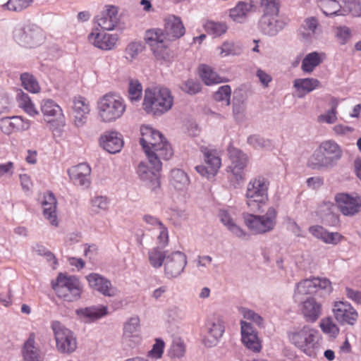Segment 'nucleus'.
<instances>
[{"label":"nucleus","instance_id":"obj_24","mask_svg":"<svg viewBox=\"0 0 361 361\" xmlns=\"http://www.w3.org/2000/svg\"><path fill=\"white\" fill-rule=\"evenodd\" d=\"M68 173L73 183L83 188H88L90 185V166L82 163L73 166L68 170Z\"/></svg>","mask_w":361,"mask_h":361},{"label":"nucleus","instance_id":"obj_57","mask_svg":"<svg viewBox=\"0 0 361 361\" xmlns=\"http://www.w3.org/2000/svg\"><path fill=\"white\" fill-rule=\"evenodd\" d=\"M231 94V88L229 85H226L221 86L214 93V98L217 102H225L226 105L230 104V99Z\"/></svg>","mask_w":361,"mask_h":361},{"label":"nucleus","instance_id":"obj_23","mask_svg":"<svg viewBox=\"0 0 361 361\" xmlns=\"http://www.w3.org/2000/svg\"><path fill=\"white\" fill-rule=\"evenodd\" d=\"M319 21L316 18H305L298 31L300 40L305 43L312 42L319 32Z\"/></svg>","mask_w":361,"mask_h":361},{"label":"nucleus","instance_id":"obj_43","mask_svg":"<svg viewBox=\"0 0 361 361\" xmlns=\"http://www.w3.org/2000/svg\"><path fill=\"white\" fill-rule=\"evenodd\" d=\"M317 5L326 16H344L341 6L336 0H317Z\"/></svg>","mask_w":361,"mask_h":361},{"label":"nucleus","instance_id":"obj_9","mask_svg":"<svg viewBox=\"0 0 361 361\" xmlns=\"http://www.w3.org/2000/svg\"><path fill=\"white\" fill-rule=\"evenodd\" d=\"M13 37L20 45L29 49L39 47L45 39L42 30L36 25L30 24L16 27Z\"/></svg>","mask_w":361,"mask_h":361},{"label":"nucleus","instance_id":"obj_59","mask_svg":"<svg viewBox=\"0 0 361 361\" xmlns=\"http://www.w3.org/2000/svg\"><path fill=\"white\" fill-rule=\"evenodd\" d=\"M246 106L244 102H233V116L238 122L244 121L245 118Z\"/></svg>","mask_w":361,"mask_h":361},{"label":"nucleus","instance_id":"obj_4","mask_svg":"<svg viewBox=\"0 0 361 361\" xmlns=\"http://www.w3.org/2000/svg\"><path fill=\"white\" fill-rule=\"evenodd\" d=\"M124 99L114 93H106L97 103L98 120L103 123H111L120 119L126 111Z\"/></svg>","mask_w":361,"mask_h":361},{"label":"nucleus","instance_id":"obj_38","mask_svg":"<svg viewBox=\"0 0 361 361\" xmlns=\"http://www.w3.org/2000/svg\"><path fill=\"white\" fill-rule=\"evenodd\" d=\"M293 87L299 93H301L299 97H302L305 94L321 87V82L314 78H298L294 80Z\"/></svg>","mask_w":361,"mask_h":361},{"label":"nucleus","instance_id":"obj_16","mask_svg":"<svg viewBox=\"0 0 361 361\" xmlns=\"http://www.w3.org/2000/svg\"><path fill=\"white\" fill-rule=\"evenodd\" d=\"M207 335L203 339L205 346L211 348L216 345L222 337L225 327L222 319L219 316H213L206 324Z\"/></svg>","mask_w":361,"mask_h":361},{"label":"nucleus","instance_id":"obj_34","mask_svg":"<svg viewBox=\"0 0 361 361\" xmlns=\"http://www.w3.org/2000/svg\"><path fill=\"white\" fill-rule=\"evenodd\" d=\"M42 206L43 208V215L45 219H47L51 225L56 226L58 225L56 200L53 193L48 192L44 195Z\"/></svg>","mask_w":361,"mask_h":361},{"label":"nucleus","instance_id":"obj_21","mask_svg":"<svg viewBox=\"0 0 361 361\" xmlns=\"http://www.w3.org/2000/svg\"><path fill=\"white\" fill-rule=\"evenodd\" d=\"M30 126V121L21 116L4 117L0 119V129L8 135L14 132L27 130Z\"/></svg>","mask_w":361,"mask_h":361},{"label":"nucleus","instance_id":"obj_54","mask_svg":"<svg viewBox=\"0 0 361 361\" xmlns=\"http://www.w3.org/2000/svg\"><path fill=\"white\" fill-rule=\"evenodd\" d=\"M34 0H8L3 5L4 8L15 12H20L30 7Z\"/></svg>","mask_w":361,"mask_h":361},{"label":"nucleus","instance_id":"obj_55","mask_svg":"<svg viewBox=\"0 0 361 361\" xmlns=\"http://www.w3.org/2000/svg\"><path fill=\"white\" fill-rule=\"evenodd\" d=\"M185 353V347L183 342L180 340H175L170 346L168 355L172 359H180L184 356Z\"/></svg>","mask_w":361,"mask_h":361},{"label":"nucleus","instance_id":"obj_20","mask_svg":"<svg viewBox=\"0 0 361 361\" xmlns=\"http://www.w3.org/2000/svg\"><path fill=\"white\" fill-rule=\"evenodd\" d=\"M118 38L116 35L100 32L94 29L88 35V41L91 44L102 50H111L116 47Z\"/></svg>","mask_w":361,"mask_h":361},{"label":"nucleus","instance_id":"obj_48","mask_svg":"<svg viewBox=\"0 0 361 361\" xmlns=\"http://www.w3.org/2000/svg\"><path fill=\"white\" fill-rule=\"evenodd\" d=\"M142 95V86L137 80L130 79L128 82V98L130 102H139Z\"/></svg>","mask_w":361,"mask_h":361},{"label":"nucleus","instance_id":"obj_7","mask_svg":"<svg viewBox=\"0 0 361 361\" xmlns=\"http://www.w3.org/2000/svg\"><path fill=\"white\" fill-rule=\"evenodd\" d=\"M264 15L259 21V28L265 35L274 36L282 30L285 23L278 17L279 3L277 0H260Z\"/></svg>","mask_w":361,"mask_h":361},{"label":"nucleus","instance_id":"obj_8","mask_svg":"<svg viewBox=\"0 0 361 361\" xmlns=\"http://www.w3.org/2000/svg\"><path fill=\"white\" fill-rule=\"evenodd\" d=\"M243 216L245 226L252 233L264 234L274 229L277 222V210L274 207H269L264 214L244 213Z\"/></svg>","mask_w":361,"mask_h":361},{"label":"nucleus","instance_id":"obj_33","mask_svg":"<svg viewBox=\"0 0 361 361\" xmlns=\"http://www.w3.org/2000/svg\"><path fill=\"white\" fill-rule=\"evenodd\" d=\"M22 354L24 361H43V354L35 344V336L31 334L24 343Z\"/></svg>","mask_w":361,"mask_h":361},{"label":"nucleus","instance_id":"obj_26","mask_svg":"<svg viewBox=\"0 0 361 361\" xmlns=\"http://www.w3.org/2000/svg\"><path fill=\"white\" fill-rule=\"evenodd\" d=\"M41 111L47 121L51 123L55 118L60 126L66 124L65 117L62 109L52 99H44L41 102Z\"/></svg>","mask_w":361,"mask_h":361},{"label":"nucleus","instance_id":"obj_63","mask_svg":"<svg viewBox=\"0 0 361 361\" xmlns=\"http://www.w3.org/2000/svg\"><path fill=\"white\" fill-rule=\"evenodd\" d=\"M164 342L159 338L156 339L151 350L149 351V356L155 359L161 358L164 352Z\"/></svg>","mask_w":361,"mask_h":361},{"label":"nucleus","instance_id":"obj_17","mask_svg":"<svg viewBox=\"0 0 361 361\" xmlns=\"http://www.w3.org/2000/svg\"><path fill=\"white\" fill-rule=\"evenodd\" d=\"M335 199L339 210L345 216H353L361 211V198L358 196L340 193Z\"/></svg>","mask_w":361,"mask_h":361},{"label":"nucleus","instance_id":"obj_25","mask_svg":"<svg viewBox=\"0 0 361 361\" xmlns=\"http://www.w3.org/2000/svg\"><path fill=\"white\" fill-rule=\"evenodd\" d=\"M257 0L239 1L229 10V17L235 23H245L249 14L256 8Z\"/></svg>","mask_w":361,"mask_h":361},{"label":"nucleus","instance_id":"obj_53","mask_svg":"<svg viewBox=\"0 0 361 361\" xmlns=\"http://www.w3.org/2000/svg\"><path fill=\"white\" fill-rule=\"evenodd\" d=\"M204 28L209 35L214 37L224 35L228 29L226 23L214 21L207 22L204 25Z\"/></svg>","mask_w":361,"mask_h":361},{"label":"nucleus","instance_id":"obj_13","mask_svg":"<svg viewBox=\"0 0 361 361\" xmlns=\"http://www.w3.org/2000/svg\"><path fill=\"white\" fill-rule=\"evenodd\" d=\"M319 291L324 295H330L333 291L331 283L326 278L312 277L302 280L296 284L294 297L297 294L307 295Z\"/></svg>","mask_w":361,"mask_h":361},{"label":"nucleus","instance_id":"obj_40","mask_svg":"<svg viewBox=\"0 0 361 361\" xmlns=\"http://www.w3.org/2000/svg\"><path fill=\"white\" fill-rule=\"evenodd\" d=\"M339 103L340 101L338 98L331 97L329 103L330 109L317 117V122L327 124L335 123L338 119L337 108Z\"/></svg>","mask_w":361,"mask_h":361},{"label":"nucleus","instance_id":"obj_6","mask_svg":"<svg viewBox=\"0 0 361 361\" xmlns=\"http://www.w3.org/2000/svg\"><path fill=\"white\" fill-rule=\"evenodd\" d=\"M51 287L57 297L66 302L79 300L82 292V286L77 277L63 273L51 282Z\"/></svg>","mask_w":361,"mask_h":361},{"label":"nucleus","instance_id":"obj_46","mask_svg":"<svg viewBox=\"0 0 361 361\" xmlns=\"http://www.w3.org/2000/svg\"><path fill=\"white\" fill-rule=\"evenodd\" d=\"M17 101L19 107L30 116L34 117L39 114L38 110L27 94L23 92H19L17 95Z\"/></svg>","mask_w":361,"mask_h":361},{"label":"nucleus","instance_id":"obj_44","mask_svg":"<svg viewBox=\"0 0 361 361\" xmlns=\"http://www.w3.org/2000/svg\"><path fill=\"white\" fill-rule=\"evenodd\" d=\"M204 154V161L207 166L210 169V173H216L219 169L221 162V159L214 150L208 149L206 147H202L200 149Z\"/></svg>","mask_w":361,"mask_h":361},{"label":"nucleus","instance_id":"obj_47","mask_svg":"<svg viewBox=\"0 0 361 361\" xmlns=\"http://www.w3.org/2000/svg\"><path fill=\"white\" fill-rule=\"evenodd\" d=\"M217 49L219 51V54L221 58L231 55H239L242 51V47L240 44L231 40L225 41Z\"/></svg>","mask_w":361,"mask_h":361},{"label":"nucleus","instance_id":"obj_2","mask_svg":"<svg viewBox=\"0 0 361 361\" xmlns=\"http://www.w3.org/2000/svg\"><path fill=\"white\" fill-rule=\"evenodd\" d=\"M342 157V147L336 141L324 140L308 158L307 166L317 171L330 170L337 165Z\"/></svg>","mask_w":361,"mask_h":361},{"label":"nucleus","instance_id":"obj_3","mask_svg":"<svg viewBox=\"0 0 361 361\" xmlns=\"http://www.w3.org/2000/svg\"><path fill=\"white\" fill-rule=\"evenodd\" d=\"M173 105V97L168 88L157 87L145 89L142 109L147 114L160 116L171 109Z\"/></svg>","mask_w":361,"mask_h":361},{"label":"nucleus","instance_id":"obj_61","mask_svg":"<svg viewBox=\"0 0 361 361\" xmlns=\"http://www.w3.org/2000/svg\"><path fill=\"white\" fill-rule=\"evenodd\" d=\"M336 36L341 44H345L351 38V30L346 26L337 27Z\"/></svg>","mask_w":361,"mask_h":361},{"label":"nucleus","instance_id":"obj_19","mask_svg":"<svg viewBox=\"0 0 361 361\" xmlns=\"http://www.w3.org/2000/svg\"><path fill=\"white\" fill-rule=\"evenodd\" d=\"M86 279L91 288L104 296L114 297L118 293L117 288L112 286L109 279L99 274L91 273L86 276Z\"/></svg>","mask_w":361,"mask_h":361},{"label":"nucleus","instance_id":"obj_50","mask_svg":"<svg viewBox=\"0 0 361 361\" xmlns=\"http://www.w3.org/2000/svg\"><path fill=\"white\" fill-rule=\"evenodd\" d=\"M20 80L23 87L31 93H38L40 91V86L37 79L28 73H24L20 75Z\"/></svg>","mask_w":361,"mask_h":361},{"label":"nucleus","instance_id":"obj_62","mask_svg":"<svg viewBox=\"0 0 361 361\" xmlns=\"http://www.w3.org/2000/svg\"><path fill=\"white\" fill-rule=\"evenodd\" d=\"M243 168L230 165L228 167V172L231 173V180H234L239 183L245 179V172Z\"/></svg>","mask_w":361,"mask_h":361},{"label":"nucleus","instance_id":"obj_51","mask_svg":"<svg viewBox=\"0 0 361 361\" xmlns=\"http://www.w3.org/2000/svg\"><path fill=\"white\" fill-rule=\"evenodd\" d=\"M110 201L105 196H95L91 200V210L93 213L99 214L106 212L109 207Z\"/></svg>","mask_w":361,"mask_h":361},{"label":"nucleus","instance_id":"obj_5","mask_svg":"<svg viewBox=\"0 0 361 361\" xmlns=\"http://www.w3.org/2000/svg\"><path fill=\"white\" fill-rule=\"evenodd\" d=\"M269 180L263 176L255 177L248 182L245 197L250 210L259 211L268 200Z\"/></svg>","mask_w":361,"mask_h":361},{"label":"nucleus","instance_id":"obj_18","mask_svg":"<svg viewBox=\"0 0 361 361\" xmlns=\"http://www.w3.org/2000/svg\"><path fill=\"white\" fill-rule=\"evenodd\" d=\"M240 333L242 342L247 348L255 353H259L261 350L262 344L258 332L250 323L241 321Z\"/></svg>","mask_w":361,"mask_h":361},{"label":"nucleus","instance_id":"obj_27","mask_svg":"<svg viewBox=\"0 0 361 361\" xmlns=\"http://www.w3.org/2000/svg\"><path fill=\"white\" fill-rule=\"evenodd\" d=\"M218 216L222 224L234 236L240 239H247L249 237L248 233L236 224L233 214L229 210L225 209H220Z\"/></svg>","mask_w":361,"mask_h":361},{"label":"nucleus","instance_id":"obj_41","mask_svg":"<svg viewBox=\"0 0 361 361\" xmlns=\"http://www.w3.org/2000/svg\"><path fill=\"white\" fill-rule=\"evenodd\" d=\"M170 183L175 189L183 190L189 185L190 179L183 170L175 169L171 171Z\"/></svg>","mask_w":361,"mask_h":361},{"label":"nucleus","instance_id":"obj_22","mask_svg":"<svg viewBox=\"0 0 361 361\" xmlns=\"http://www.w3.org/2000/svg\"><path fill=\"white\" fill-rule=\"evenodd\" d=\"M90 112V102L86 98L80 96L74 98L73 114L74 125L76 127L80 128L85 126Z\"/></svg>","mask_w":361,"mask_h":361},{"label":"nucleus","instance_id":"obj_42","mask_svg":"<svg viewBox=\"0 0 361 361\" xmlns=\"http://www.w3.org/2000/svg\"><path fill=\"white\" fill-rule=\"evenodd\" d=\"M169 252L164 250L159 246L150 249L148 252V259L150 265L155 269L164 266L165 260Z\"/></svg>","mask_w":361,"mask_h":361},{"label":"nucleus","instance_id":"obj_28","mask_svg":"<svg viewBox=\"0 0 361 361\" xmlns=\"http://www.w3.org/2000/svg\"><path fill=\"white\" fill-rule=\"evenodd\" d=\"M185 31V27L179 17L171 15L164 19V32L169 42L181 37Z\"/></svg>","mask_w":361,"mask_h":361},{"label":"nucleus","instance_id":"obj_30","mask_svg":"<svg viewBox=\"0 0 361 361\" xmlns=\"http://www.w3.org/2000/svg\"><path fill=\"white\" fill-rule=\"evenodd\" d=\"M100 146L111 154L119 152L123 145L121 135L116 131L106 132L99 138Z\"/></svg>","mask_w":361,"mask_h":361},{"label":"nucleus","instance_id":"obj_35","mask_svg":"<svg viewBox=\"0 0 361 361\" xmlns=\"http://www.w3.org/2000/svg\"><path fill=\"white\" fill-rule=\"evenodd\" d=\"M140 318L138 317H130L123 326V339L126 342L136 344L140 341Z\"/></svg>","mask_w":361,"mask_h":361},{"label":"nucleus","instance_id":"obj_52","mask_svg":"<svg viewBox=\"0 0 361 361\" xmlns=\"http://www.w3.org/2000/svg\"><path fill=\"white\" fill-rule=\"evenodd\" d=\"M319 326L322 331L331 338H336L339 334L340 329L331 317L323 319Z\"/></svg>","mask_w":361,"mask_h":361},{"label":"nucleus","instance_id":"obj_29","mask_svg":"<svg viewBox=\"0 0 361 361\" xmlns=\"http://www.w3.org/2000/svg\"><path fill=\"white\" fill-rule=\"evenodd\" d=\"M300 309L307 322H314L322 314V304L314 297H308L304 300Z\"/></svg>","mask_w":361,"mask_h":361},{"label":"nucleus","instance_id":"obj_36","mask_svg":"<svg viewBox=\"0 0 361 361\" xmlns=\"http://www.w3.org/2000/svg\"><path fill=\"white\" fill-rule=\"evenodd\" d=\"M309 231L313 236L326 244L336 245L343 238L340 233L337 232H329L321 226H310Z\"/></svg>","mask_w":361,"mask_h":361},{"label":"nucleus","instance_id":"obj_37","mask_svg":"<svg viewBox=\"0 0 361 361\" xmlns=\"http://www.w3.org/2000/svg\"><path fill=\"white\" fill-rule=\"evenodd\" d=\"M326 59L323 52L312 51L307 54L302 61L301 69L304 73H311Z\"/></svg>","mask_w":361,"mask_h":361},{"label":"nucleus","instance_id":"obj_11","mask_svg":"<svg viewBox=\"0 0 361 361\" xmlns=\"http://www.w3.org/2000/svg\"><path fill=\"white\" fill-rule=\"evenodd\" d=\"M319 331L309 326L294 329L288 333L290 342L305 353L313 348L317 343Z\"/></svg>","mask_w":361,"mask_h":361},{"label":"nucleus","instance_id":"obj_12","mask_svg":"<svg viewBox=\"0 0 361 361\" xmlns=\"http://www.w3.org/2000/svg\"><path fill=\"white\" fill-rule=\"evenodd\" d=\"M145 41L150 47L157 59H166L169 56V42L164 31L159 28L147 30Z\"/></svg>","mask_w":361,"mask_h":361},{"label":"nucleus","instance_id":"obj_45","mask_svg":"<svg viewBox=\"0 0 361 361\" xmlns=\"http://www.w3.org/2000/svg\"><path fill=\"white\" fill-rule=\"evenodd\" d=\"M199 75L207 85H212L223 82L222 78L219 76L212 67L207 65H201L199 68Z\"/></svg>","mask_w":361,"mask_h":361},{"label":"nucleus","instance_id":"obj_15","mask_svg":"<svg viewBox=\"0 0 361 361\" xmlns=\"http://www.w3.org/2000/svg\"><path fill=\"white\" fill-rule=\"evenodd\" d=\"M188 264L187 256L183 252L176 250L168 253L165 260L164 272L169 279L180 276Z\"/></svg>","mask_w":361,"mask_h":361},{"label":"nucleus","instance_id":"obj_14","mask_svg":"<svg viewBox=\"0 0 361 361\" xmlns=\"http://www.w3.org/2000/svg\"><path fill=\"white\" fill-rule=\"evenodd\" d=\"M332 313L335 320L341 325L354 326L358 319V312L348 302L344 300L334 301Z\"/></svg>","mask_w":361,"mask_h":361},{"label":"nucleus","instance_id":"obj_32","mask_svg":"<svg viewBox=\"0 0 361 361\" xmlns=\"http://www.w3.org/2000/svg\"><path fill=\"white\" fill-rule=\"evenodd\" d=\"M154 171L149 170L147 165L141 162L137 167V174L140 178L146 183L149 188L152 191H155L160 187V181L159 178L158 172L153 167Z\"/></svg>","mask_w":361,"mask_h":361},{"label":"nucleus","instance_id":"obj_39","mask_svg":"<svg viewBox=\"0 0 361 361\" xmlns=\"http://www.w3.org/2000/svg\"><path fill=\"white\" fill-rule=\"evenodd\" d=\"M76 313L80 317L86 319V322H92L107 314V307L104 305L92 306L78 310Z\"/></svg>","mask_w":361,"mask_h":361},{"label":"nucleus","instance_id":"obj_60","mask_svg":"<svg viewBox=\"0 0 361 361\" xmlns=\"http://www.w3.org/2000/svg\"><path fill=\"white\" fill-rule=\"evenodd\" d=\"M180 88L190 94H194L200 91L201 86L198 81L189 79L182 84Z\"/></svg>","mask_w":361,"mask_h":361},{"label":"nucleus","instance_id":"obj_64","mask_svg":"<svg viewBox=\"0 0 361 361\" xmlns=\"http://www.w3.org/2000/svg\"><path fill=\"white\" fill-rule=\"evenodd\" d=\"M144 49L141 42H133L130 43L126 48V53L131 59L135 58Z\"/></svg>","mask_w":361,"mask_h":361},{"label":"nucleus","instance_id":"obj_1","mask_svg":"<svg viewBox=\"0 0 361 361\" xmlns=\"http://www.w3.org/2000/svg\"><path fill=\"white\" fill-rule=\"evenodd\" d=\"M142 145L149 163L156 171H160L162 164L161 159H169L173 155V150L163 135L157 130L147 125L140 127Z\"/></svg>","mask_w":361,"mask_h":361},{"label":"nucleus","instance_id":"obj_31","mask_svg":"<svg viewBox=\"0 0 361 361\" xmlns=\"http://www.w3.org/2000/svg\"><path fill=\"white\" fill-rule=\"evenodd\" d=\"M118 8L114 6H106L97 18L98 25L106 30L114 29L118 22Z\"/></svg>","mask_w":361,"mask_h":361},{"label":"nucleus","instance_id":"obj_58","mask_svg":"<svg viewBox=\"0 0 361 361\" xmlns=\"http://www.w3.org/2000/svg\"><path fill=\"white\" fill-rule=\"evenodd\" d=\"M239 312L243 315L244 319L252 322L258 326L263 325V318L253 310L246 307H240L239 308Z\"/></svg>","mask_w":361,"mask_h":361},{"label":"nucleus","instance_id":"obj_56","mask_svg":"<svg viewBox=\"0 0 361 361\" xmlns=\"http://www.w3.org/2000/svg\"><path fill=\"white\" fill-rule=\"evenodd\" d=\"M341 11L344 15L348 12L355 17L361 16V5L359 0H346Z\"/></svg>","mask_w":361,"mask_h":361},{"label":"nucleus","instance_id":"obj_49","mask_svg":"<svg viewBox=\"0 0 361 361\" xmlns=\"http://www.w3.org/2000/svg\"><path fill=\"white\" fill-rule=\"evenodd\" d=\"M229 157L231 162L230 165L243 169H245L249 161L247 155L235 148L229 149Z\"/></svg>","mask_w":361,"mask_h":361},{"label":"nucleus","instance_id":"obj_10","mask_svg":"<svg viewBox=\"0 0 361 361\" xmlns=\"http://www.w3.org/2000/svg\"><path fill=\"white\" fill-rule=\"evenodd\" d=\"M51 327L57 350L63 354L73 353L77 348V339L74 334L58 321L52 322Z\"/></svg>","mask_w":361,"mask_h":361}]
</instances>
